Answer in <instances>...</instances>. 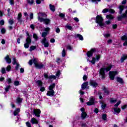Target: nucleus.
Here are the masks:
<instances>
[{"mask_svg": "<svg viewBox=\"0 0 127 127\" xmlns=\"http://www.w3.org/2000/svg\"><path fill=\"white\" fill-rule=\"evenodd\" d=\"M120 104H121V101H119L116 104H115L114 106H115V107H119V105Z\"/></svg>", "mask_w": 127, "mask_h": 127, "instance_id": "obj_59", "label": "nucleus"}, {"mask_svg": "<svg viewBox=\"0 0 127 127\" xmlns=\"http://www.w3.org/2000/svg\"><path fill=\"white\" fill-rule=\"evenodd\" d=\"M9 89H10V85H7L5 88V92H8Z\"/></svg>", "mask_w": 127, "mask_h": 127, "instance_id": "obj_39", "label": "nucleus"}, {"mask_svg": "<svg viewBox=\"0 0 127 127\" xmlns=\"http://www.w3.org/2000/svg\"><path fill=\"white\" fill-rule=\"evenodd\" d=\"M27 37L26 40V43L24 44V46L25 48H28L29 47V45L31 43V39L29 37V34L27 33Z\"/></svg>", "mask_w": 127, "mask_h": 127, "instance_id": "obj_5", "label": "nucleus"}, {"mask_svg": "<svg viewBox=\"0 0 127 127\" xmlns=\"http://www.w3.org/2000/svg\"><path fill=\"white\" fill-rule=\"evenodd\" d=\"M87 79H88V76H87L86 75H84V76L83 77V81H86V80H87Z\"/></svg>", "mask_w": 127, "mask_h": 127, "instance_id": "obj_47", "label": "nucleus"}, {"mask_svg": "<svg viewBox=\"0 0 127 127\" xmlns=\"http://www.w3.org/2000/svg\"><path fill=\"white\" fill-rule=\"evenodd\" d=\"M49 79L50 80H52V79H53V80L56 79V76L54 75H51L49 76Z\"/></svg>", "mask_w": 127, "mask_h": 127, "instance_id": "obj_35", "label": "nucleus"}, {"mask_svg": "<svg viewBox=\"0 0 127 127\" xmlns=\"http://www.w3.org/2000/svg\"><path fill=\"white\" fill-rule=\"evenodd\" d=\"M109 11L111 13H115V10L110 9L108 10V9H104L103 10V13H106V12H108Z\"/></svg>", "mask_w": 127, "mask_h": 127, "instance_id": "obj_15", "label": "nucleus"}, {"mask_svg": "<svg viewBox=\"0 0 127 127\" xmlns=\"http://www.w3.org/2000/svg\"><path fill=\"white\" fill-rule=\"evenodd\" d=\"M96 51V50L95 49H92L91 51H88L87 52V56L88 57H92L93 56V54L94 52Z\"/></svg>", "mask_w": 127, "mask_h": 127, "instance_id": "obj_12", "label": "nucleus"}, {"mask_svg": "<svg viewBox=\"0 0 127 127\" xmlns=\"http://www.w3.org/2000/svg\"><path fill=\"white\" fill-rule=\"evenodd\" d=\"M55 94V92L54 91V90H49L48 91L47 93V96H50V97H53Z\"/></svg>", "mask_w": 127, "mask_h": 127, "instance_id": "obj_14", "label": "nucleus"}, {"mask_svg": "<svg viewBox=\"0 0 127 127\" xmlns=\"http://www.w3.org/2000/svg\"><path fill=\"white\" fill-rule=\"evenodd\" d=\"M102 119V120L106 121L107 120V115L106 114L103 115Z\"/></svg>", "mask_w": 127, "mask_h": 127, "instance_id": "obj_42", "label": "nucleus"}, {"mask_svg": "<svg viewBox=\"0 0 127 127\" xmlns=\"http://www.w3.org/2000/svg\"><path fill=\"white\" fill-rule=\"evenodd\" d=\"M122 40H127V35H124L121 37Z\"/></svg>", "mask_w": 127, "mask_h": 127, "instance_id": "obj_40", "label": "nucleus"}, {"mask_svg": "<svg viewBox=\"0 0 127 127\" xmlns=\"http://www.w3.org/2000/svg\"><path fill=\"white\" fill-rule=\"evenodd\" d=\"M33 113L34 115H35V117L39 118V117H40V113H41V111L40 109H34L33 111Z\"/></svg>", "mask_w": 127, "mask_h": 127, "instance_id": "obj_10", "label": "nucleus"}, {"mask_svg": "<svg viewBox=\"0 0 127 127\" xmlns=\"http://www.w3.org/2000/svg\"><path fill=\"white\" fill-rule=\"evenodd\" d=\"M47 15L44 13H38V20L40 22H44L45 24H49L50 23V19L47 18H44L43 17H46Z\"/></svg>", "mask_w": 127, "mask_h": 127, "instance_id": "obj_1", "label": "nucleus"}, {"mask_svg": "<svg viewBox=\"0 0 127 127\" xmlns=\"http://www.w3.org/2000/svg\"><path fill=\"white\" fill-rule=\"evenodd\" d=\"M90 85L94 88H96V87H98V84L95 80H91L90 82Z\"/></svg>", "mask_w": 127, "mask_h": 127, "instance_id": "obj_13", "label": "nucleus"}, {"mask_svg": "<svg viewBox=\"0 0 127 127\" xmlns=\"http://www.w3.org/2000/svg\"><path fill=\"white\" fill-rule=\"evenodd\" d=\"M62 54L63 57H65V56L66 55V51H65V49H63Z\"/></svg>", "mask_w": 127, "mask_h": 127, "instance_id": "obj_37", "label": "nucleus"}, {"mask_svg": "<svg viewBox=\"0 0 127 127\" xmlns=\"http://www.w3.org/2000/svg\"><path fill=\"white\" fill-rule=\"evenodd\" d=\"M127 55H124L121 57V61L122 63H123V62H124V61H125V60H126V59H127Z\"/></svg>", "mask_w": 127, "mask_h": 127, "instance_id": "obj_25", "label": "nucleus"}, {"mask_svg": "<svg viewBox=\"0 0 127 127\" xmlns=\"http://www.w3.org/2000/svg\"><path fill=\"white\" fill-rule=\"evenodd\" d=\"M9 3L11 5L14 4L13 0H9Z\"/></svg>", "mask_w": 127, "mask_h": 127, "instance_id": "obj_64", "label": "nucleus"}, {"mask_svg": "<svg viewBox=\"0 0 127 127\" xmlns=\"http://www.w3.org/2000/svg\"><path fill=\"white\" fill-rule=\"evenodd\" d=\"M49 5L51 10H52V11H55V6L51 4H50Z\"/></svg>", "mask_w": 127, "mask_h": 127, "instance_id": "obj_31", "label": "nucleus"}, {"mask_svg": "<svg viewBox=\"0 0 127 127\" xmlns=\"http://www.w3.org/2000/svg\"><path fill=\"white\" fill-rule=\"evenodd\" d=\"M112 65H109L106 67H102L101 69H100L99 71V76L100 77H101L102 79H105L106 77V73H105V71L109 72L111 69H112Z\"/></svg>", "mask_w": 127, "mask_h": 127, "instance_id": "obj_2", "label": "nucleus"}, {"mask_svg": "<svg viewBox=\"0 0 127 127\" xmlns=\"http://www.w3.org/2000/svg\"><path fill=\"white\" fill-rule=\"evenodd\" d=\"M44 77L45 79H49V76H48V74L46 73H44Z\"/></svg>", "mask_w": 127, "mask_h": 127, "instance_id": "obj_45", "label": "nucleus"}, {"mask_svg": "<svg viewBox=\"0 0 127 127\" xmlns=\"http://www.w3.org/2000/svg\"><path fill=\"white\" fill-rule=\"evenodd\" d=\"M0 24L1 25H3V24H4V21L3 20H1L0 21Z\"/></svg>", "mask_w": 127, "mask_h": 127, "instance_id": "obj_60", "label": "nucleus"}, {"mask_svg": "<svg viewBox=\"0 0 127 127\" xmlns=\"http://www.w3.org/2000/svg\"><path fill=\"white\" fill-rule=\"evenodd\" d=\"M7 82L8 84H10V83H11V79L7 78Z\"/></svg>", "mask_w": 127, "mask_h": 127, "instance_id": "obj_54", "label": "nucleus"}, {"mask_svg": "<svg viewBox=\"0 0 127 127\" xmlns=\"http://www.w3.org/2000/svg\"><path fill=\"white\" fill-rule=\"evenodd\" d=\"M88 84L89 83L88 82H84V83H83L81 85V89L82 90H85V89H86V88H87V86H88Z\"/></svg>", "mask_w": 127, "mask_h": 127, "instance_id": "obj_17", "label": "nucleus"}, {"mask_svg": "<svg viewBox=\"0 0 127 127\" xmlns=\"http://www.w3.org/2000/svg\"><path fill=\"white\" fill-rule=\"evenodd\" d=\"M22 101V99H21L20 98H18L16 100V102H17V104H20V103H21Z\"/></svg>", "mask_w": 127, "mask_h": 127, "instance_id": "obj_41", "label": "nucleus"}, {"mask_svg": "<svg viewBox=\"0 0 127 127\" xmlns=\"http://www.w3.org/2000/svg\"><path fill=\"white\" fill-rule=\"evenodd\" d=\"M41 43L43 44L44 47L47 48L49 47V43L46 39V38H44L42 40Z\"/></svg>", "mask_w": 127, "mask_h": 127, "instance_id": "obj_8", "label": "nucleus"}, {"mask_svg": "<svg viewBox=\"0 0 127 127\" xmlns=\"http://www.w3.org/2000/svg\"><path fill=\"white\" fill-rule=\"evenodd\" d=\"M33 63V60H31L29 61V65H32V64Z\"/></svg>", "mask_w": 127, "mask_h": 127, "instance_id": "obj_56", "label": "nucleus"}, {"mask_svg": "<svg viewBox=\"0 0 127 127\" xmlns=\"http://www.w3.org/2000/svg\"><path fill=\"white\" fill-rule=\"evenodd\" d=\"M19 67V64H16L15 70H18V68Z\"/></svg>", "mask_w": 127, "mask_h": 127, "instance_id": "obj_55", "label": "nucleus"}, {"mask_svg": "<svg viewBox=\"0 0 127 127\" xmlns=\"http://www.w3.org/2000/svg\"><path fill=\"white\" fill-rule=\"evenodd\" d=\"M1 72L2 74H5V68H4V67L2 68Z\"/></svg>", "mask_w": 127, "mask_h": 127, "instance_id": "obj_48", "label": "nucleus"}, {"mask_svg": "<svg viewBox=\"0 0 127 127\" xmlns=\"http://www.w3.org/2000/svg\"><path fill=\"white\" fill-rule=\"evenodd\" d=\"M11 70V66H10L9 65H8L6 67V71H8V72H9Z\"/></svg>", "mask_w": 127, "mask_h": 127, "instance_id": "obj_44", "label": "nucleus"}, {"mask_svg": "<svg viewBox=\"0 0 127 127\" xmlns=\"http://www.w3.org/2000/svg\"><path fill=\"white\" fill-rule=\"evenodd\" d=\"M21 16H22L21 13H19L17 19L19 22H21Z\"/></svg>", "mask_w": 127, "mask_h": 127, "instance_id": "obj_22", "label": "nucleus"}, {"mask_svg": "<svg viewBox=\"0 0 127 127\" xmlns=\"http://www.w3.org/2000/svg\"><path fill=\"white\" fill-rule=\"evenodd\" d=\"M106 18H107V19H114V16L111 14L107 15Z\"/></svg>", "mask_w": 127, "mask_h": 127, "instance_id": "obj_29", "label": "nucleus"}, {"mask_svg": "<svg viewBox=\"0 0 127 127\" xmlns=\"http://www.w3.org/2000/svg\"><path fill=\"white\" fill-rule=\"evenodd\" d=\"M33 37L35 39V41L38 40V36L36 34H33Z\"/></svg>", "mask_w": 127, "mask_h": 127, "instance_id": "obj_34", "label": "nucleus"}, {"mask_svg": "<svg viewBox=\"0 0 127 127\" xmlns=\"http://www.w3.org/2000/svg\"><path fill=\"white\" fill-rule=\"evenodd\" d=\"M96 23H98L100 26H104L105 24L103 22V18L101 16H97L96 17Z\"/></svg>", "mask_w": 127, "mask_h": 127, "instance_id": "obj_4", "label": "nucleus"}, {"mask_svg": "<svg viewBox=\"0 0 127 127\" xmlns=\"http://www.w3.org/2000/svg\"><path fill=\"white\" fill-rule=\"evenodd\" d=\"M40 91L41 92H44V91H45V88L44 87H41L40 88Z\"/></svg>", "mask_w": 127, "mask_h": 127, "instance_id": "obj_51", "label": "nucleus"}, {"mask_svg": "<svg viewBox=\"0 0 127 127\" xmlns=\"http://www.w3.org/2000/svg\"><path fill=\"white\" fill-rule=\"evenodd\" d=\"M19 112H20V109H19V108H17L16 109V110H15L14 111V116H17V115H18V113H19Z\"/></svg>", "mask_w": 127, "mask_h": 127, "instance_id": "obj_23", "label": "nucleus"}, {"mask_svg": "<svg viewBox=\"0 0 127 127\" xmlns=\"http://www.w3.org/2000/svg\"><path fill=\"white\" fill-rule=\"evenodd\" d=\"M60 75H61V72L60 71V70L58 71V72L56 73V76L58 77H59V76H60Z\"/></svg>", "mask_w": 127, "mask_h": 127, "instance_id": "obj_52", "label": "nucleus"}, {"mask_svg": "<svg viewBox=\"0 0 127 127\" xmlns=\"http://www.w3.org/2000/svg\"><path fill=\"white\" fill-rule=\"evenodd\" d=\"M76 37H78L80 40L83 41L84 40V38L83 37V36L80 34H77Z\"/></svg>", "mask_w": 127, "mask_h": 127, "instance_id": "obj_33", "label": "nucleus"}, {"mask_svg": "<svg viewBox=\"0 0 127 127\" xmlns=\"http://www.w3.org/2000/svg\"><path fill=\"white\" fill-rule=\"evenodd\" d=\"M121 113V109L119 108H114V114H119Z\"/></svg>", "mask_w": 127, "mask_h": 127, "instance_id": "obj_21", "label": "nucleus"}, {"mask_svg": "<svg viewBox=\"0 0 127 127\" xmlns=\"http://www.w3.org/2000/svg\"><path fill=\"white\" fill-rule=\"evenodd\" d=\"M118 74H119L118 71H110L109 72V77L111 80H115V76H116Z\"/></svg>", "mask_w": 127, "mask_h": 127, "instance_id": "obj_6", "label": "nucleus"}, {"mask_svg": "<svg viewBox=\"0 0 127 127\" xmlns=\"http://www.w3.org/2000/svg\"><path fill=\"white\" fill-rule=\"evenodd\" d=\"M116 80H117V82H118L119 83H120L121 84H123V83H124L123 78H122L121 77H116Z\"/></svg>", "mask_w": 127, "mask_h": 127, "instance_id": "obj_19", "label": "nucleus"}, {"mask_svg": "<svg viewBox=\"0 0 127 127\" xmlns=\"http://www.w3.org/2000/svg\"><path fill=\"white\" fill-rule=\"evenodd\" d=\"M30 122H31L32 125H34V124H38V121H37V120H36V119H35L34 118H32L31 119Z\"/></svg>", "mask_w": 127, "mask_h": 127, "instance_id": "obj_16", "label": "nucleus"}, {"mask_svg": "<svg viewBox=\"0 0 127 127\" xmlns=\"http://www.w3.org/2000/svg\"><path fill=\"white\" fill-rule=\"evenodd\" d=\"M26 125L27 127H31V124H30V123H29V122H26Z\"/></svg>", "mask_w": 127, "mask_h": 127, "instance_id": "obj_49", "label": "nucleus"}, {"mask_svg": "<svg viewBox=\"0 0 127 127\" xmlns=\"http://www.w3.org/2000/svg\"><path fill=\"white\" fill-rule=\"evenodd\" d=\"M44 31H45V32H44L42 33V37H44V38H46L45 37L47 36L48 32L50 31V28L49 27L45 28L44 29Z\"/></svg>", "mask_w": 127, "mask_h": 127, "instance_id": "obj_11", "label": "nucleus"}, {"mask_svg": "<svg viewBox=\"0 0 127 127\" xmlns=\"http://www.w3.org/2000/svg\"><path fill=\"white\" fill-rule=\"evenodd\" d=\"M35 49H36V46H31L29 49V51H30V52H32V51H33V50H35Z\"/></svg>", "mask_w": 127, "mask_h": 127, "instance_id": "obj_24", "label": "nucleus"}, {"mask_svg": "<svg viewBox=\"0 0 127 127\" xmlns=\"http://www.w3.org/2000/svg\"><path fill=\"white\" fill-rule=\"evenodd\" d=\"M1 33H5V29L2 28L1 30Z\"/></svg>", "mask_w": 127, "mask_h": 127, "instance_id": "obj_63", "label": "nucleus"}, {"mask_svg": "<svg viewBox=\"0 0 127 127\" xmlns=\"http://www.w3.org/2000/svg\"><path fill=\"white\" fill-rule=\"evenodd\" d=\"M100 58H101V56L96 55L95 58H93L92 60L89 62H91L92 64H95V63H96V61H99Z\"/></svg>", "mask_w": 127, "mask_h": 127, "instance_id": "obj_9", "label": "nucleus"}, {"mask_svg": "<svg viewBox=\"0 0 127 127\" xmlns=\"http://www.w3.org/2000/svg\"><path fill=\"white\" fill-rule=\"evenodd\" d=\"M59 16H60V17H65V14H64V13H61L59 14Z\"/></svg>", "mask_w": 127, "mask_h": 127, "instance_id": "obj_53", "label": "nucleus"}, {"mask_svg": "<svg viewBox=\"0 0 127 127\" xmlns=\"http://www.w3.org/2000/svg\"><path fill=\"white\" fill-rule=\"evenodd\" d=\"M33 63L37 69H42V68L44 67V64H42V63H38L36 59L33 60Z\"/></svg>", "mask_w": 127, "mask_h": 127, "instance_id": "obj_3", "label": "nucleus"}, {"mask_svg": "<svg viewBox=\"0 0 127 127\" xmlns=\"http://www.w3.org/2000/svg\"><path fill=\"white\" fill-rule=\"evenodd\" d=\"M96 98L95 97L91 96L89 98V101L86 103L87 106H92V105H95Z\"/></svg>", "mask_w": 127, "mask_h": 127, "instance_id": "obj_7", "label": "nucleus"}, {"mask_svg": "<svg viewBox=\"0 0 127 127\" xmlns=\"http://www.w3.org/2000/svg\"><path fill=\"white\" fill-rule=\"evenodd\" d=\"M65 27L68 29V30H73V27L69 25V24H67L65 25Z\"/></svg>", "mask_w": 127, "mask_h": 127, "instance_id": "obj_28", "label": "nucleus"}, {"mask_svg": "<svg viewBox=\"0 0 127 127\" xmlns=\"http://www.w3.org/2000/svg\"><path fill=\"white\" fill-rule=\"evenodd\" d=\"M124 8H125V6H124V5H120L119 6V9H120L119 13H120V14H122V13H123V10H124Z\"/></svg>", "mask_w": 127, "mask_h": 127, "instance_id": "obj_20", "label": "nucleus"}, {"mask_svg": "<svg viewBox=\"0 0 127 127\" xmlns=\"http://www.w3.org/2000/svg\"><path fill=\"white\" fill-rule=\"evenodd\" d=\"M56 32L57 33H59L60 32V29H59V28H57L56 29Z\"/></svg>", "mask_w": 127, "mask_h": 127, "instance_id": "obj_61", "label": "nucleus"}, {"mask_svg": "<svg viewBox=\"0 0 127 127\" xmlns=\"http://www.w3.org/2000/svg\"><path fill=\"white\" fill-rule=\"evenodd\" d=\"M8 23L9 24H10V25H12V24H13V20L10 19L8 21Z\"/></svg>", "mask_w": 127, "mask_h": 127, "instance_id": "obj_50", "label": "nucleus"}, {"mask_svg": "<svg viewBox=\"0 0 127 127\" xmlns=\"http://www.w3.org/2000/svg\"><path fill=\"white\" fill-rule=\"evenodd\" d=\"M50 42H51V43H54V42H55V39L54 38H52L50 40Z\"/></svg>", "mask_w": 127, "mask_h": 127, "instance_id": "obj_62", "label": "nucleus"}, {"mask_svg": "<svg viewBox=\"0 0 127 127\" xmlns=\"http://www.w3.org/2000/svg\"><path fill=\"white\" fill-rule=\"evenodd\" d=\"M36 84L37 85H38V86H39V87H41V86H42V81H41V80H38L36 81Z\"/></svg>", "mask_w": 127, "mask_h": 127, "instance_id": "obj_32", "label": "nucleus"}, {"mask_svg": "<svg viewBox=\"0 0 127 127\" xmlns=\"http://www.w3.org/2000/svg\"><path fill=\"white\" fill-rule=\"evenodd\" d=\"M14 85L15 86H18V85H19V81H15L14 82Z\"/></svg>", "mask_w": 127, "mask_h": 127, "instance_id": "obj_46", "label": "nucleus"}, {"mask_svg": "<svg viewBox=\"0 0 127 127\" xmlns=\"http://www.w3.org/2000/svg\"><path fill=\"white\" fill-rule=\"evenodd\" d=\"M86 117H87V113H86V112H82L81 118L82 120H84V119H86Z\"/></svg>", "mask_w": 127, "mask_h": 127, "instance_id": "obj_27", "label": "nucleus"}, {"mask_svg": "<svg viewBox=\"0 0 127 127\" xmlns=\"http://www.w3.org/2000/svg\"><path fill=\"white\" fill-rule=\"evenodd\" d=\"M117 102V99H115L114 98H111L110 100V103H111V104H114L115 103H116Z\"/></svg>", "mask_w": 127, "mask_h": 127, "instance_id": "obj_38", "label": "nucleus"}, {"mask_svg": "<svg viewBox=\"0 0 127 127\" xmlns=\"http://www.w3.org/2000/svg\"><path fill=\"white\" fill-rule=\"evenodd\" d=\"M106 106H107V105H106V104L102 103V104L101 105L102 109H103V110H105V109H106Z\"/></svg>", "mask_w": 127, "mask_h": 127, "instance_id": "obj_43", "label": "nucleus"}, {"mask_svg": "<svg viewBox=\"0 0 127 127\" xmlns=\"http://www.w3.org/2000/svg\"><path fill=\"white\" fill-rule=\"evenodd\" d=\"M101 0H92L93 2H95V3H98V1H100Z\"/></svg>", "mask_w": 127, "mask_h": 127, "instance_id": "obj_58", "label": "nucleus"}, {"mask_svg": "<svg viewBox=\"0 0 127 127\" xmlns=\"http://www.w3.org/2000/svg\"><path fill=\"white\" fill-rule=\"evenodd\" d=\"M105 23L106 24H108V25L111 24V20H109L108 21H106Z\"/></svg>", "mask_w": 127, "mask_h": 127, "instance_id": "obj_57", "label": "nucleus"}, {"mask_svg": "<svg viewBox=\"0 0 127 127\" xmlns=\"http://www.w3.org/2000/svg\"><path fill=\"white\" fill-rule=\"evenodd\" d=\"M54 88H55V83H53L49 87V90L53 91V89H54Z\"/></svg>", "mask_w": 127, "mask_h": 127, "instance_id": "obj_26", "label": "nucleus"}, {"mask_svg": "<svg viewBox=\"0 0 127 127\" xmlns=\"http://www.w3.org/2000/svg\"><path fill=\"white\" fill-rule=\"evenodd\" d=\"M5 60H6L7 63H8V64H10V63H11V59L9 58V56H8V55L6 56Z\"/></svg>", "mask_w": 127, "mask_h": 127, "instance_id": "obj_18", "label": "nucleus"}, {"mask_svg": "<svg viewBox=\"0 0 127 127\" xmlns=\"http://www.w3.org/2000/svg\"><path fill=\"white\" fill-rule=\"evenodd\" d=\"M27 3H28L29 4H33L34 3V0H26Z\"/></svg>", "mask_w": 127, "mask_h": 127, "instance_id": "obj_30", "label": "nucleus"}, {"mask_svg": "<svg viewBox=\"0 0 127 127\" xmlns=\"http://www.w3.org/2000/svg\"><path fill=\"white\" fill-rule=\"evenodd\" d=\"M104 93H105V95H109V94L110 93V91H109V90H108L106 88H104Z\"/></svg>", "mask_w": 127, "mask_h": 127, "instance_id": "obj_36", "label": "nucleus"}]
</instances>
